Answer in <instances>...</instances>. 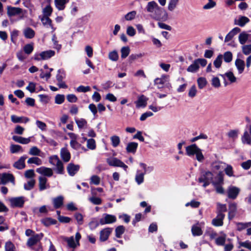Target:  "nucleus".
Wrapping results in <instances>:
<instances>
[{
	"instance_id": "nucleus-1",
	"label": "nucleus",
	"mask_w": 251,
	"mask_h": 251,
	"mask_svg": "<svg viewBox=\"0 0 251 251\" xmlns=\"http://www.w3.org/2000/svg\"><path fill=\"white\" fill-rule=\"evenodd\" d=\"M146 9L148 12L152 14V18L156 20L166 21L168 18V14L166 11L159 7L155 1L149 2Z\"/></svg>"
},
{
	"instance_id": "nucleus-2",
	"label": "nucleus",
	"mask_w": 251,
	"mask_h": 251,
	"mask_svg": "<svg viewBox=\"0 0 251 251\" xmlns=\"http://www.w3.org/2000/svg\"><path fill=\"white\" fill-rule=\"evenodd\" d=\"M49 162L53 166H55V171L57 174H63L64 173V169L62 162L59 159L56 155H54L49 157Z\"/></svg>"
},
{
	"instance_id": "nucleus-3",
	"label": "nucleus",
	"mask_w": 251,
	"mask_h": 251,
	"mask_svg": "<svg viewBox=\"0 0 251 251\" xmlns=\"http://www.w3.org/2000/svg\"><path fill=\"white\" fill-rule=\"evenodd\" d=\"M81 236L79 232H76L75 235V240L74 236L70 237H63V241L67 242L68 246L70 248L75 249L79 246V240Z\"/></svg>"
},
{
	"instance_id": "nucleus-4",
	"label": "nucleus",
	"mask_w": 251,
	"mask_h": 251,
	"mask_svg": "<svg viewBox=\"0 0 251 251\" xmlns=\"http://www.w3.org/2000/svg\"><path fill=\"white\" fill-rule=\"evenodd\" d=\"M213 174L210 171L202 172L201 176L198 179V181L203 183L202 186L207 187L213 181Z\"/></svg>"
},
{
	"instance_id": "nucleus-5",
	"label": "nucleus",
	"mask_w": 251,
	"mask_h": 251,
	"mask_svg": "<svg viewBox=\"0 0 251 251\" xmlns=\"http://www.w3.org/2000/svg\"><path fill=\"white\" fill-rule=\"evenodd\" d=\"M117 218L115 215L104 213L100 220V224L101 225L111 224L116 222Z\"/></svg>"
},
{
	"instance_id": "nucleus-6",
	"label": "nucleus",
	"mask_w": 251,
	"mask_h": 251,
	"mask_svg": "<svg viewBox=\"0 0 251 251\" xmlns=\"http://www.w3.org/2000/svg\"><path fill=\"white\" fill-rule=\"evenodd\" d=\"M55 55V51L52 50H48L42 51L39 54L35 55L34 59L36 60H47Z\"/></svg>"
},
{
	"instance_id": "nucleus-7",
	"label": "nucleus",
	"mask_w": 251,
	"mask_h": 251,
	"mask_svg": "<svg viewBox=\"0 0 251 251\" xmlns=\"http://www.w3.org/2000/svg\"><path fill=\"white\" fill-rule=\"evenodd\" d=\"M44 234L42 233L32 235L27 241L26 245L28 247L32 248L34 245L37 244L43 238Z\"/></svg>"
},
{
	"instance_id": "nucleus-8",
	"label": "nucleus",
	"mask_w": 251,
	"mask_h": 251,
	"mask_svg": "<svg viewBox=\"0 0 251 251\" xmlns=\"http://www.w3.org/2000/svg\"><path fill=\"white\" fill-rule=\"evenodd\" d=\"M0 183L5 184L9 182H11L13 185H15V178L13 175L9 173L0 174Z\"/></svg>"
},
{
	"instance_id": "nucleus-9",
	"label": "nucleus",
	"mask_w": 251,
	"mask_h": 251,
	"mask_svg": "<svg viewBox=\"0 0 251 251\" xmlns=\"http://www.w3.org/2000/svg\"><path fill=\"white\" fill-rule=\"evenodd\" d=\"M10 202L12 207H23L25 202L24 197L12 198Z\"/></svg>"
},
{
	"instance_id": "nucleus-10",
	"label": "nucleus",
	"mask_w": 251,
	"mask_h": 251,
	"mask_svg": "<svg viewBox=\"0 0 251 251\" xmlns=\"http://www.w3.org/2000/svg\"><path fill=\"white\" fill-rule=\"evenodd\" d=\"M240 189L234 186H230L227 190V194L228 198L235 199L240 192Z\"/></svg>"
},
{
	"instance_id": "nucleus-11",
	"label": "nucleus",
	"mask_w": 251,
	"mask_h": 251,
	"mask_svg": "<svg viewBox=\"0 0 251 251\" xmlns=\"http://www.w3.org/2000/svg\"><path fill=\"white\" fill-rule=\"evenodd\" d=\"M251 37V34L248 31H244L241 32L238 36V40L240 44L244 45L249 40Z\"/></svg>"
},
{
	"instance_id": "nucleus-12",
	"label": "nucleus",
	"mask_w": 251,
	"mask_h": 251,
	"mask_svg": "<svg viewBox=\"0 0 251 251\" xmlns=\"http://www.w3.org/2000/svg\"><path fill=\"white\" fill-rule=\"evenodd\" d=\"M80 166L79 165H75L74 163H69L67 167V170L68 174L70 176H74L79 171Z\"/></svg>"
},
{
	"instance_id": "nucleus-13",
	"label": "nucleus",
	"mask_w": 251,
	"mask_h": 251,
	"mask_svg": "<svg viewBox=\"0 0 251 251\" xmlns=\"http://www.w3.org/2000/svg\"><path fill=\"white\" fill-rule=\"evenodd\" d=\"M36 172L46 176L50 177L53 175V171L51 168L45 167H41L36 169Z\"/></svg>"
},
{
	"instance_id": "nucleus-14",
	"label": "nucleus",
	"mask_w": 251,
	"mask_h": 251,
	"mask_svg": "<svg viewBox=\"0 0 251 251\" xmlns=\"http://www.w3.org/2000/svg\"><path fill=\"white\" fill-rule=\"evenodd\" d=\"M48 179L44 176H40L39 177V189L42 191L50 188V185L47 182Z\"/></svg>"
},
{
	"instance_id": "nucleus-15",
	"label": "nucleus",
	"mask_w": 251,
	"mask_h": 251,
	"mask_svg": "<svg viewBox=\"0 0 251 251\" xmlns=\"http://www.w3.org/2000/svg\"><path fill=\"white\" fill-rule=\"evenodd\" d=\"M112 231V228L110 227H107L101 230L100 232V240L102 242L106 241Z\"/></svg>"
},
{
	"instance_id": "nucleus-16",
	"label": "nucleus",
	"mask_w": 251,
	"mask_h": 251,
	"mask_svg": "<svg viewBox=\"0 0 251 251\" xmlns=\"http://www.w3.org/2000/svg\"><path fill=\"white\" fill-rule=\"evenodd\" d=\"M220 75L224 80H225V78L227 79L230 84L235 83L237 81V77L231 71H228L223 75Z\"/></svg>"
},
{
	"instance_id": "nucleus-17",
	"label": "nucleus",
	"mask_w": 251,
	"mask_h": 251,
	"mask_svg": "<svg viewBox=\"0 0 251 251\" xmlns=\"http://www.w3.org/2000/svg\"><path fill=\"white\" fill-rule=\"evenodd\" d=\"M224 214H218L216 218L212 221V224L215 226H220L223 225V220L225 218Z\"/></svg>"
},
{
	"instance_id": "nucleus-18",
	"label": "nucleus",
	"mask_w": 251,
	"mask_h": 251,
	"mask_svg": "<svg viewBox=\"0 0 251 251\" xmlns=\"http://www.w3.org/2000/svg\"><path fill=\"white\" fill-rule=\"evenodd\" d=\"M169 76L163 75L160 78H156L154 79V84L157 86L158 89L162 88L163 85L168 81Z\"/></svg>"
},
{
	"instance_id": "nucleus-19",
	"label": "nucleus",
	"mask_w": 251,
	"mask_h": 251,
	"mask_svg": "<svg viewBox=\"0 0 251 251\" xmlns=\"http://www.w3.org/2000/svg\"><path fill=\"white\" fill-rule=\"evenodd\" d=\"M148 99L142 95L138 97V100L135 102L137 108L145 107L147 105Z\"/></svg>"
},
{
	"instance_id": "nucleus-20",
	"label": "nucleus",
	"mask_w": 251,
	"mask_h": 251,
	"mask_svg": "<svg viewBox=\"0 0 251 251\" xmlns=\"http://www.w3.org/2000/svg\"><path fill=\"white\" fill-rule=\"evenodd\" d=\"M26 155H24L20 158V159L13 164L14 167L15 168L22 170L25 168V160L27 158Z\"/></svg>"
},
{
	"instance_id": "nucleus-21",
	"label": "nucleus",
	"mask_w": 251,
	"mask_h": 251,
	"mask_svg": "<svg viewBox=\"0 0 251 251\" xmlns=\"http://www.w3.org/2000/svg\"><path fill=\"white\" fill-rule=\"evenodd\" d=\"M235 65L237 69L238 74H242L245 67L244 61L241 59L237 58L235 61Z\"/></svg>"
},
{
	"instance_id": "nucleus-22",
	"label": "nucleus",
	"mask_w": 251,
	"mask_h": 251,
	"mask_svg": "<svg viewBox=\"0 0 251 251\" xmlns=\"http://www.w3.org/2000/svg\"><path fill=\"white\" fill-rule=\"evenodd\" d=\"M70 0H54L55 6L59 11H62L66 8V4Z\"/></svg>"
},
{
	"instance_id": "nucleus-23",
	"label": "nucleus",
	"mask_w": 251,
	"mask_h": 251,
	"mask_svg": "<svg viewBox=\"0 0 251 251\" xmlns=\"http://www.w3.org/2000/svg\"><path fill=\"white\" fill-rule=\"evenodd\" d=\"M200 149L196 144L188 146L186 148V152L187 155L192 156L196 154Z\"/></svg>"
},
{
	"instance_id": "nucleus-24",
	"label": "nucleus",
	"mask_w": 251,
	"mask_h": 251,
	"mask_svg": "<svg viewBox=\"0 0 251 251\" xmlns=\"http://www.w3.org/2000/svg\"><path fill=\"white\" fill-rule=\"evenodd\" d=\"M191 232L194 236H199L202 234V231L200 226V223L197 224L192 226L191 228Z\"/></svg>"
},
{
	"instance_id": "nucleus-25",
	"label": "nucleus",
	"mask_w": 251,
	"mask_h": 251,
	"mask_svg": "<svg viewBox=\"0 0 251 251\" xmlns=\"http://www.w3.org/2000/svg\"><path fill=\"white\" fill-rule=\"evenodd\" d=\"M64 198L62 196H59L52 199V203L54 208L58 209L61 207L63 204Z\"/></svg>"
},
{
	"instance_id": "nucleus-26",
	"label": "nucleus",
	"mask_w": 251,
	"mask_h": 251,
	"mask_svg": "<svg viewBox=\"0 0 251 251\" xmlns=\"http://www.w3.org/2000/svg\"><path fill=\"white\" fill-rule=\"evenodd\" d=\"M249 22L250 19L248 17L240 16L238 17V19H235L234 20V24L241 27H243Z\"/></svg>"
},
{
	"instance_id": "nucleus-27",
	"label": "nucleus",
	"mask_w": 251,
	"mask_h": 251,
	"mask_svg": "<svg viewBox=\"0 0 251 251\" xmlns=\"http://www.w3.org/2000/svg\"><path fill=\"white\" fill-rule=\"evenodd\" d=\"M241 31L240 28L235 27L233 28L226 36L225 42H227L231 40L234 35Z\"/></svg>"
},
{
	"instance_id": "nucleus-28",
	"label": "nucleus",
	"mask_w": 251,
	"mask_h": 251,
	"mask_svg": "<svg viewBox=\"0 0 251 251\" xmlns=\"http://www.w3.org/2000/svg\"><path fill=\"white\" fill-rule=\"evenodd\" d=\"M23 12V9L19 7H8L7 14L9 16L20 15Z\"/></svg>"
},
{
	"instance_id": "nucleus-29",
	"label": "nucleus",
	"mask_w": 251,
	"mask_h": 251,
	"mask_svg": "<svg viewBox=\"0 0 251 251\" xmlns=\"http://www.w3.org/2000/svg\"><path fill=\"white\" fill-rule=\"evenodd\" d=\"M229 211L228 217L229 220L233 219L235 215L237 210V204L235 202L229 204Z\"/></svg>"
},
{
	"instance_id": "nucleus-30",
	"label": "nucleus",
	"mask_w": 251,
	"mask_h": 251,
	"mask_svg": "<svg viewBox=\"0 0 251 251\" xmlns=\"http://www.w3.org/2000/svg\"><path fill=\"white\" fill-rule=\"evenodd\" d=\"M60 155L61 158L65 162H67L70 160V153L69 151L65 148L61 149L60 151Z\"/></svg>"
},
{
	"instance_id": "nucleus-31",
	"label": "nucleus",
	"mask_w": 251,
	"mask_h": 251,
	"mask_svg": "<svg viewBox=\"0 0 251 251\" xmlns=\"http://www.w3.org/2000/svg\"><path fill=\"white\" fill-rule=\"evenodd\" d=\"M12 139L14 141L22 144H27L30 142V137L24 138L16 135L13 136Z\"/></svg>"
},
{
	"instance_id": "nucleus-32",
	"label": "nucleus",
	"mask_w": 251,
	"mask_h": 251,
	"mask_svg": "<svg viewBox=\"0 0 251 251\" xmlns=\"http://www.w3.org/2000/svg\"><path fill=\"white\" fill-rule=\"evenodd\" d=\"M23 34L25 38L32 39L34 37L35 32L31 28L28 27L24 29Z\"/></svg>"
},
{
	"instance_id": "nucleus-33",
	"label": "nucleus",
	"mask_w": 251,
	"mask_h": 251,
	"mask_svg": "<svg viewBox=\"0 0 251 251\" xmlns=\"http://www.w3.org/2000/svg\"><path fill=\"white\" fill-rule=\"evenodd\" d=\"M121 161L119 159L116 157H110L107 158L106 162L109 166L113 167H119Z\"/></svg>"
},
{
	"instance_id": "nucleus-34",
	"label": "nucleus",
	"mask_w": 251,
	"mask_h": 251,
	"mask_svg": "<svg viewBox=\"0 0 251 251\" xmlns=\"http://www.w3.org/2000/svg\"><path fill=\"white\" fill-rule=\"evenodd\" d=\"M224 181V174L223 172H219L217 176L213 180L212 183L213 185H221Z\"/></svg>"
},
{
	"instance_id": "nucleus-35",
	"label": "nucleus",
	"mask_w": 251,
	"mask_h": 251,
	"mask_svg": "<svg viewBox=\"0 0 251 251\" xmlns=\"http://www.w3.org/2000/svg\"><path fill=\"white\" fill-rule=\"evenodd\" d=\"M138 144L136 142H130L126 146V150L127 152H131L134 153L137 149Z\"/></svg>"
},
{
	"instance_id": "nucleus-36",
	"label": "nucleus",
	"mask_w": 251,
	"mask_h": 251,
	"mask_svg": "<svg viewBox=\"0 0 251 251\" xmlns=\"http://www.w3.org/2000/svg\"><path fill=\"white\" fill-rule=\"evenodd\" d=\"M224 169V164L222 162H215L212 165V170L214 172H223Z\"/></svg>"
},
{
	"instance_id": "nucleus-37",
	"label": "nucleus",
	"mask_w": 251,
	"mask_h": 251,
	"mask_svg": "<svg viewBox=\"0 0 251 251\" xmlns=\"http://www.w3.org/2000/svg\"><path fill=\"white\" fill-rule=\"evenodd\" d=\"M199 68L200 66H198V64L195 59L193 63L187 68V71L194 73L198 72Z\"/></svg>"
},
{
	"instance_id": "nucleus-38",
	"label": "nucleus",
	"mask_w": 251,
	"mask_h": 251,
	"mask_svg": "<svg viewBox=\"0 0 251 251\" xmlns=\"http://www.w3.org/2000/svg\"><path fill=\"white\" fill-rule=\"evenodd\" d=\"M205 235L209 236L211 240L215 239L217 236V232L211 227H207L205 232Z\"/></svg>"
},
{
	"instance_id": "nucleus-39",
	"label": "nucleus",
	"mask_w": 251,
	"mask_h": 251,
	"mask_svg": "<svg viewBox=\"0 0 251 251\" xmlns=\"http://www.w3.org/2000/svg\"><path fill=\"white\" fill-rule=\"evenodd\" d=\"M28 153L31 155L42 156L41 154V153H42L41 151L36 146L31 148Z\"/></svg>"
},
{
	"instance_id": "nucleus-40",
	"label": "nucleus",
	"mask_w": 251,
	"mask_h": 251,
	"mask_svg": "<svg viewBox=\"0 0 251 251\" xmlns=\"http://www.w3.org/2000/svg\"><path fill=\"white\" fill-rule=\"evenodd\" d=\"M242 141L243 144H251V136L248 131H245L242 137Z\"/></svg>"
},
{
	"instance_id": "nucleus-41",
	"label": "nucleus",
	"mask_w": 251,
	"mask_h": 251,
	"mask_svg": "<svg viewBox=\"0 0 251 251\" xmlns=\"http://www.w3.org/2000/svg\"><path fill=\"white\" fill-rule=\"evenodd\" d=\"M41 222L45 226H49L52 225H55L56 224V220L53 219L51 218H46L41 220Z\"/></svg>"
},
{
	"instance_id": "nucleus-42",
	"label": "nucleus",
	"mask_w": 251,
	"mask_h": 251,
	"mask_svg": "<svg viewBox=\"0 0 251 251\" xmlns=\"http://www.w3.org/2000/svg\"><path fill=\"white\" fill-rule=\"evenodd\" d=\"M145 173H140L139 171H137L135 176V181L138 185L142 184L144 182Z\"/></svg>"
},
{
	"instance_id": "nucleus-43",
	"label": "nucleus",
	"mask_w": 251,
	"mask_h": 251,
	"mask_svg": "<svg viewBox=\"0 0 251 251\" xmlns=\"http://www.w3.org/2000/svg\"><path fill=\"white\" fill-rule=\"evenodd\" d=\"M10 151L12 153H15L18 152H23V150L21 146L14 144H12L10 146Z\"/></svg>"
},
{
	"instance_id": "nucleus-44",
	"label": "nucleus",
	"mask_w": 251,
	"mask_h": 251,
	"mask_svg": "<svg viewBox=\"0 0 251 251\" xmlns=\"http://www.w3.org/2000/svg\"><path fill=\"white\" fill-rule=\"evenodd\" d=\"M233 58V55L231 51H227L225 52L223 55V59L226 63L230 62Z\"/></svg>"
},
{
	"instance_id": "nucleus-45",
	"label": "nucleus",
	"mask_w": 251,
	"mask_h": 251,
	"mask_svg": "<svg viewBox=\"0 0 251 251\" xmlns=\"http://www.w3.org/2000/svg\"><path fill=\"white\" fill-rule=\"evenodd\" d=\"M226 239V235L223 234L215 238V243L218 246L225 245Z\"/></svg>"
},
{
	"instance_id": "nucleus-46",
	"label": "nucleus",
	"mask_w": 251,
	"mask_h": 251,
	"mask_svg": "<svg viewBox=\"0 0 251 251\" xmlns=\"http://www.w3.org/2000/svg\"><path fill=\"white\" fill-rule=\"evenodd\" d=\"M66 77V73L63 69H59L57 71V74L56 76V80L57 81H63Z\"/></svg>"
},
{
	"instance_id": "nucleus-47",
	"label": "nucleus",
	"mask_w": 251,
	"mask_h": 251,
	"mask_svg": "<svg viewBox=\"0 0 251 251\" xmlns=\"http://www.w3.org/2000/svg\"><path fill=\"white\" fill-rule=\"evenodd\" d=\"M51 40L53 42V48L58 51L60 50L62 48V46L61 44H58L57 37L55 34H53Z\"/></svg>"
},
{
	"instance_id": "nucleus-48",
	"label": "nucleus",
	"mask_w": 251,
	"mask_h": 251,
	"mask_svg": "<svg viewBox=\"0 0 251 251\" xmlns=\"http://www.w3.org/2000/svg\"><path fill=\"white\" fill-rule=\"evenodd\" d=\"M28 164H35L37 165H41L42 164V161L41 159L37 157H32L29 158L27 160Z\"/></svg>"
},
{
	"instance_id": "nucleus-49",
	"label": "nucleus",
	"mask_w": 251,
	"mask_h": 251,
	"mask_svg": "<svg viewBox=\"0 0 251 251\" xmlns=\"http://www.w3.org/2000/svg\"><path fill=\"white\" fill-rule=\"evenodd\" d=\"M33 49L34 47L33 43L27 44L25 45L23 48L24 51L25 53L27 54V55H29L30 53H31V52L33 50Z\"/></svg>"
},
{
	"instance_id": "nucleus-50",
	"label": "nucleus",
	"mask_w": 251,
	"mask_h": 251,
	"mask_svg": "<svg viewBox=\"0 0 251 251\" xmlns=\"http://www.w3.org/2000/svg\"><path fill=\"white\" fill-rule=\"evenodd\" d=\"M241 49L244 54L248 55L251 53V44L243 45Z\"/></svg>"
},
{
	"instance_id": "nucleus-51",
	"label": "nucleus",
	"mask_w": 251,
	"mask_h": 251,
	"mask_svg": "<svg viewBox=\"0 0 251 251\" xmlns=\"http://www.w3.org/2000/svg\"><path fill=\"white\" fill-rule=\"evenodd\" d=\"M223 62V55L219 54L213 62V64L216 68L221 67Z\"/></svg>"
},
{
	"instance_id": "nucleus-52",
	"label": "nucleus",
	"mask_w": 251,
	"mask_h": 251,
	"mask_svg": "<svg viewBox=\"0 0 251 251\" xmlns=\"http://www.w3.org/2000/svg\"><path fill=\"white\" fill-rule=\"evenodd\" d=\"M237 226V229L238 231H241L247 227L251 226V222L249 223H238L236 224Z\"/></svg>"
},
{
	"instance_id": "nucleus-53",
	"label": "nucleus",
	"mask_w": 251,
	"mask_h": 251,
	"mask_svg": "<svg viewBox=\"0 0 251 251\" xmlns=\"http://www.w3.org/2000/svg\"><path fill=\"white\" fill-rule=\"evenodd\" d=\"M199 88L201 89H203L207 83V80L204 77H199L197 80Z\"/></svg>"
},
{
	"instance_id": "nucleus-54",
	"label": "nucleus",
	"mask_w": 251,
	"mask_h": 251,
	"mask_svg": "<svg viewBox=\"0 0 251 251\" xmlns=\"http://www.w3.org/2000/svg\"><path fill=\"white\" fill-rule=\"evenodd\" d=\"M121 58H126L130 53V49L129 47H124L121 50Z\"/></svg>"
},
{
	"instance_id": "nucleus-55",
	"label": "nucleus",
	"mask_w": 251,
	"mask_h": 251,
	"mask_svg": "<svg viewBox=\"0 0 251 251\" xmlns=\"http://www.w3.org/2000/svg\"><path fill=\"white\" fill-rule=\"evenodd\" d=\"M35 184V180L32 179L24 184V189L26 190H30L34 187Z\"/></svg>"
},
{
	"instance_id": "nucleus-56",
	"label": "nucleus",
	"mask_w": 251,
	"mask_h": 251,
	"mask_svg": "<svg viewBox=\"0 0 251 251\" xmlns=\"http://www.w3.org/2000/svg\"><path fill=\"white\" fill-rule=\"evenodd\" d=\"M125 230V227L123 226H119L115 229L116 236L120 238L121 235L124 233Z\"/></svg>"
},
{
	"instance_id": "nucleus-57",
	"label": "nucleus",
	"mask_w": 251,
	"mask_h": 251,
	"mask_svg": "<svg viewBox=\"0 0 251 251\" xmlns=\"http://www.w3.org/2000/svg\"><path fill=\"white\" fill-rule=\"evenodd\" d=\"M227 210L226 206V204L217 203V214H224V212H226Z\"/></svg>"
},
{
	"instance_id": "nucleus-58",
	"label": "nucleus",
	"mask_w": 251,
	"mask_h": 251,
	"mask_svg": "<svg viewBox=\"0 0 251 251\" xmlns=\"http://www.w3.org/2000/svg\"><path fill=\"white\" fill-rule=\"evenodd\" d=\"M136 11H132L127 13L125 16V18L126 21H131L135 19L136 15Z\"/></svg>"
},
{
	"instance_id": "nucleus-59",
	"label": "nucleus",
	"mask_w": 251,
	"mask_h": 251,
	"mask_svg": "<svg viewBox=\"0 0 251 251\" xmlns=\"http://www.w3.org/2000/svg\"><path fill=\"white\" fill-rule=\"evenodd\" d=\"M239 133V130L238 129L230 130L227 133V136L229 138L235 139L237 138Z\"/></svg>"
},
{
	"instance_id": "nucleus-60",
	"label": "nucleus",
	"mask_w": 251,
	"mask_h": 251,
	"mask_svg": "<svg viewBox=\"0 0 251 251\" xmlns=\"http://www.w3.org/2000/svg\"><path fill=\"white\" fill-rule=\"evenodd\" d=\"M112 145L114 147H117L120 144V139L119 136L114 135L112 136L110 138Z\"/></svg>"
},
{
	"instance_id": "nucleus-61",
	"label": "nucleus",
	"mask_w": 251,
	"mask_h": 251,
	"mask_svg": "<svg viewBox=\"0 0 251 251\" xmlns=\"http://www.w3.org/2000/svg\"><path fill=\"white\" fill-rule=\"evenodd\" d=\"M179 0H170L168 4V10L173 11L176 7Z\"/></svg>"
},
{
	"instance_id": "nucleus-62",
	"label": "nucleus",
	"mask_w": 251,
	"mask_h": 251,
	"mask_svg": "<svg viewBox=\"0 0 251 251\" xmlns=\"http://www.w3.org/2000/svg\"><path fill=\"white\" fill-rule=\"evenodd\" d=\"M65 100L64 95L57 94L55 97V103L58 104H62Z\"/></svg>"
},
{
	"instance_id": "nucleus-63",
	"label": "nucleus",
	"mask_w": 251,
	"mask_h": 251,
	"mask_svg": "<svg viewBox=\"0 0 251 251\" xmlns=\"http://www.w3.org/2000/svg\"><path fill=\"white\" fill-rule=\"evenodd\" d=\"M239 244V248L244 247L251 251V241L247 240L245 242H240Z\"/></svg>"
},
{
	"instance_id": "nucleus-64",
	"label": "nucleus",
	"mask_w": 251,
	"mask_h": 251,
	"mask_svg": "<svg viewBox=\"0 0 251 251\" xmlns=\"http://www.w3.org/2000/svg\"><path fill=\"white\" fill-rule=\"evenodd\" d=\"M15 247L14 245L10 241L6 242L5 245V251H15Z\"/></svg>"
}]
</instances>
